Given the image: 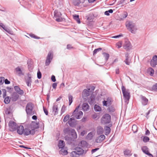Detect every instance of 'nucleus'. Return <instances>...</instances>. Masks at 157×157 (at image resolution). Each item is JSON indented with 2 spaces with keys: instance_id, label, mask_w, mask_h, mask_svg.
<instances>
[{
  "instance_id": "55",
  "label": "nucleus",
  "mask_w": 157,
  "mask_h": 157,
  "mask_svg": "<svg viewBox=\"0 0 157 157\" xmlns=\"http://www.w3.org/2000/svg\"><path fill=\"white\" fill-rule=\"evenodd\" d=\"M152 89L155 91H157V83L152 87Z\"/></svg>"
},
{
  "instance_id": "30",
  "label": "nucleus",
  "mask_w": 157,
  "mask_h": 157,
  "mask_svg": "<svg viewBox=\"0 0 157 157\" xmlns=\"http://www.w3.org/2000/svg\"><path fill=\"white\" fill-rule=\"evenodd\" d=\"M103 128L101 126H99L97 127V132L98 134H101L103 133Z\"/></svg>"
},
{
  "instance_id": "17",
  "label": "nucleus",
  "mask_w": 157,
  "mask_h": 157,
  "mask_svg": "<svg viewBox=\"0 0 157 157\" xmlns=\"http://www.w3.org/2000/svg\"><path fill=\"white\" fill-rule=\"evenodd\" d=\"M0 26L8 33L11 34H12L13 32L7 27H6L2 23H0Z\"/></svg>"
},
{
  "instance_id": "47",
  "label": "nucleus",
  "mask_w": 157,
  "mask_h": 157,
  "mask_svg": "<svg viewBox=\"0 0 157 157\" xmlns=\"http://www.w3.org/2000/svg\"><path fill=\"white\" fill-rule=\"evenodd\" d=\"M113 10L112 9H110L108 11H106L105 12V14L107 16H109V13H113Z\"/></svg>"
},
{
  "instance_id": "25",
  "label": "nucleus",
  "mask_w": 157,
  "mask_h": 157,
  "mask_svg": "<svg viewBox=\"0 0 157 157\" xmlns=\"http://www.w3.org/2000/svg\"><path fill=\"white\" fill-rule=\"evenodd\" d=\"M131 44L129 41H126L124 46V49L128 50L131 48Z\"/></svg>"
},
{
  "instance_id": "36",
  "label": "nucleus",
  "mask_w": 157,
  "mask_h": 157,
  "mask_svg": "<svg viewBox=\"0 0 157 157\" xmlns=\"http://www.w3.org/2000/svg\"><path fill=\"white\" fill-rule=\"evenodd\" d=\"M105 135H109L111 131V129L110 127L108 126H106L105 128Z\"/></svg>"
},
{
  "instance_id": "23",
  "label": "nucleus",
  "mask_w": 157,
  "mask_h": 157,
  "mask_svg": "<svg viewBox=\"0 0 157 157\" xmlns=\"http://www.w3.org/2000/svg\"><path fill=\"white\" fill-rule=\"evenodd\" d=\"M88 145L87 143L85 141L82 140L79 144L78 146L82 148L87 147Z\"/></svg>"
},
{
  "instance_id": "3",
  "label": "nucleus",
  "mask_w": 157,
  "mask_h": 157,
  "mask_svg": "<svg viewBox=\"0 0 157 157\" xmlns=\"http://www.w3.org/2000/svg\"><path fill=\"white\" fill-rule=\"evenodd\" d=\"M121 90L125 101L128 103L130 98V92L129 90L126 89L125 87L123 85L121 86Z\"/></svg>"
},
{
  "instance_id": "13",
  "label": "nucleus",
  "mask_w": 157,
  "mask_h": 157,
  "mask_svg": "<svg viewBox=\"0 0 157 157\" xmlns=\"http://www.w3.org/2000/svg\"><path fill=\"white\" fill-rule=\"evenodd\" d=\"M157 64V56H154L152 59L151 60L150 65L151 66L153 67H155L156 65Z\"/></svg>"
},
{
  "instance_id": "33",
  "label": "nucleus",
  "mask_w": 157,
  "mask_h": 157,
  "mask_svg": "<svg viewBox=\"0 0 157 157\" xmlns=\"http://www.w3.org/2000/svg\"><path fill=\"white\" fill-rule=\"evenodd\" d=\"M65 146V143L63 140H60L58 144V147L60 148H63Z\"/></svg>"
},
{
  "instance_id": "56",
  "label": "nucleus",
  "mask_w": 157,
  "mask_h": 157,
  "mask_svg": "<svg viewBox=\"0 0 157 157\" xmlns=\"http://www.w3.org/2000/svg\"><path fill=\"white\" fill-rule=\"evenodd\" d=\"M116 46L118 48L121 47V43L120 42H119L116 44Z\"/></svg>"
},
{
  "instance_id": "22",
  "label": "nucleus",
  "mask_w": 157,
  "mask_h": 157,
  "mask_svg": "<svg viewBox=\"0 0 157 157\" xmlns=\"http://www.w3.org/2000/svg\"><path fill=\"white\" fill-rule=\"evenodd\" d=\"M95 96L94 94H92L90 98L88 99V102L90 105H92L94 103Z\"/></svg>"
},
{
  "instance_id": "49",
  "label": "nucleus",
  "mask_w": 157,
  "mask_h": 157,
  "mask_svg": "<svg viewBox=\"0 0 157 157\" xmlns=\"http://www.w3.org/2000/svg\"><path fill=\"white\" fill-rule=\"evenodd\" d=\"M101 50L102 48H100L94 49L93 51V55L95 54L98 52L101 51Z\"/></svg>"
},
{
  "instance_id": "45",
  "label": "nucleus",
  "mask_w": 157,
  "mask_h": 157,
  "mask_svg": "<svg viewBox=\"0 0 157 157\" xmlns=\"http://www.w3.org/2000/svg\"><path fill=\"white\" fill-rule=\"evenodd\" d=\"M103 55L104 57L105 58L106 61H107L109 58V54L108 53L104 52L103 53Z\"/></svg>"
},
{
  "instance_id": "28",
  "label": "nucleus",
  "mask_w": 157,
  "mask_h": 157,
  "mask_svg": "<svg viewBox=\"0 0 157 157\" xmlns=\"http://www.w3.org/2000/svg\"><path fill=\"white\" fill-rule=\"evenodd\" d=\"M70 132L73 138L75 139L77 138L76 132L74 129H71Z\"/></svg>"
},
{
  "instance_id": "10",
  "label": "nucleus",
  "mask_w": 157,
  "mask_h": 157,
  "mask_svg": "<svg viewBox=\"0 0 157 157\" xmlns=\"http://www.w3.org/2000/svg\"><path fill=\"white\" fill-rule=\"evenodd\" d=\"M143 152L147 155L149 157H153V155L149 153V149L146 146H144L141 147Z\"/></svg>"
},
{
  "instance_id": "58",
  "label": "nucleus",
  "mask_w": 157,
  "mask_h": 157,
  "mask_svg": "<svg viewBox=\"0 0 157 157\" xmlns=\"http://www.w3.org/2000/svg\"><path fill=\"white\" fill-rule=\"evenodd\" d=\"M69 128H66L64 130V133H67L70 132V130Z\"/></svg>"
},
{
  "instance_id": "14",
  "label": "nucleus",
  "mask_w": 157,
  "mask_h": 157,
  "mask_svg": "<svg viewBox=\"0 0 157 157\" xmlns=\"http://www.w3.org/2000/svg\"><path fill=\"white\" fill-rule=\"evenodd\" d=\"M52 112L54 115H57L58 113V107L56 103H54L52 107Z\"/></svg>"
},
{
  "instance_id": "57",
  "label": "nucleus",
  "mask_w": 157,
  "mask_h": 157,
  "mask_svg": "<svg viewBox=\"0 0 157 157\" xmlns=\"http://www.w3.org/2000/svg\"><path fill=\"white\" fill-rule=\"evenodd\" d=\"M4 79V77H0V85L3 83Z\"/></svg>"
},
{
  "instance_id": "41",
  "label": "nucleus",
  "mask_w": 157,
  "mask_h": 157,
  "mask_svg": "<svg viewBox=\"0 0 157 157\" xmlns=\"http://www.w3.org/2000/svg\"><path fill=\"white\" fill-rule=\"evenodd\" d=\"M93 136V133L92 132H90L88 134L86 137V138L87 140H91L92 139Z\"/></svg>"
},
{
  "instance_id": "43",
  "label": "nucleus",
  "mask_w": 157,
  "mask_h": 157,
  "mask_svg": "<svg viewBox=\"0 0 157 157\" xmlns=\"http://www.w3.org/2000/svg\"><path fill=\"white\" fill-rule=\"evenodd\" d=\"M129 0H121L120 1V4H121L123 5L127 4L128 3Z\"/></svg>"
},
{
  "instance_id": "59",
  "label": "nucleus",
  "mask_w": 157,
  "mask_h": 157,
  "mask_svg": "<svg viewBox=\"0 0 157 157\" xmlns=\"http://www.w3.org/2000/svg\"><path fill=\"white\" fill-rule=\"evenodd\" d=\"M122 36H123V35L122 34H120L118 35L112 36V37L113 38H119L120 37Z\"/></svg>"
},
{
  "instance_id": "44",
  "label": "nucleus",
  "mask_w": 157,
  "mask_h": 157,
  "mask_svg": "<svg viewBox=\"0 0 157 157\" xmlns=\"http://www.w3.org/2000/svg\"><path fill=\"white\" fill-rule=\"evenodd\" d=\"M69 105H70L73 101V97L71 94L68 95Z\"/></svg>"
},
{
  "instance_id": "20",
  "label": "nucleus",
  "mask_w": 157,
  "mask_h": 157,
  "mask_svg": "<svg viewBox=\"0 0 157 157\" xmlns=\"http://www.w3.org/2000/svg\"><path fill=\"white\" fill-rule=\"evenodd\" d=\"M105 138V136L104 135H101L97 137L96 139V142L97 143H101Z\"/></svg>"
},
{
  "instance_id": "48",
  "label": "nucleus",
  "mask_w": 157,
  "mask_h": 157,
  "mask_svg": "<svg viewBox=\"0 0 157 157\" xmlns=\"http://www.w3.org/2000/svg\"><path fill=\"white\" fill-rule=\"evenodd\" d=\"M149 138L147 136H145L143 138V141L145 143H146L149 141Z\"/></svg>"
},
{
  "instance_id": "61",
  "label": "nucleus",
  "mask_w": 157,
  "mask_h": 157,
  "mask_svg": "<svg viewBox=\"0 0 157 157\" xmlns=\"http://www.w3.org/2000/svg\"><path fill=\"white\" fill-rule=\"evenodd\" d=\"M52 80L53 82H55L56 81V79L54 75H52L51 77Z\"/></svg>"
},
{
  "instance_id": "38",
  "label": "nucleus",
  "mask_w": 157,
  "mask_h": 157,
  "mask_svg": "<svg viewBox=\"0 0 157 157\" xmlns=\"http://www.w3.org/2000/svg\"><path fill=\"white\" fill-rule=\"evenodd\" d=\"M94 109L96 112H100L101 110V108L97 105H94Z\"/></svg>"
},
{
  "instance_id": "32",
  "label": "nucleus",
  "mask_w": 157,
  "mask_h": 157,
  "mask_svg": "<svg viewBox=\"0 0 157 157\" xmlns=\"http://www.w3.org/2000/svg\"><path fill=\"white\" fill-rule=\"evenodd\" d=\"M90 89H84L83 91V95L86 97H87L90 95Z\"/></svg>"
},
{
  "instance_id": "52",
  "label": "nucleus",
  "mask_w": 157,
  "mask_h": 157,
  "mask_svg": "<svg viewBox=\"0 0 157 157\" xmlns=\"http://www.w3.org/2000/svg\"><path fill=\"white\" fill-rule=\"evenodd\" d=\"M10 108H7L5 110V113L6 114H9L10 113Z\"/></svg>"
},
{
  "instance_id": "46",
  "label": "nucleus",
  "mask_w": 157,
  "mask_h": 157,
  "mask_svg": "<svg viewBox=\"0 0 157 157\" xmlns=\"http://www.w3.org/2000/svg\"><path fill=\"white\" fill-rule=\"evenodd\" d=\"M10 98L7 97H6L4 100V102L5 104H8L10 103Z\"/></svg>"
},
{
  "instance_id": "4",
  "label": "nucleus",
  "mask_w": 157,
  "mask_h": 157,
  "mask_svg": "<svg viewBox=\"0 0 157 157\" xmlns=\"http://www.w3.org/2000/svg\"><path fill=\"white\" fill-rule=\"evenodd\" d=\"M33 108L34 105L32 103L29 102L27 104L25 111L27 115H32L35 114V112Z\"/></svg>"
},
{
  "instance_id": "19",
  "label": "nucleus",
  "mask_w": 157,
  "mask_h": 157,
  "mask_svg": "<svg viewBox=\"0 0 157 157\" xmlns=\"http://www.w3.org/2000/svg\"><path fill=\"white\" fill-rule=\"evenodd\" d=\"M75 121V120L74 118H70L68 121V124L71 127H74L76 125V122Z\"/></svg>"
},
{
  "instance_id": "31",
  "label": "nucleus",
  "mask_w": 157,
  "mask_h": 157,
  "mask_svg": "<svg viewBox=\"0 0 157 157\" xmlns=\"http://www.w3.org/2000/svg\"><path fill=\"white\" fill-rule=\"evenodd\" d=\"M147 72L151 76H153L154 74V71L152 68L149 67L147 69Z\"/></svg>"
},
{
  "instance_id": "39",
  "label": "nucleus",
  "mask_w": 157,
  "mask_h": 157,
  "mask_svg": "<svg viewBox=\"0 0 157 157\" xmlns=\"http://www.w3.org/2000/svg\"><path fill=\"white\" fill-rule=\"evenodd\" d=\"M107 110L109 112H113L115 111V109L113 106L110 105L109 106L107 109Z\"/></svg>"
},
{
  "instance_id": "35",
  "label": "nucleus",
  "mask_w": 157,
  "mask_h": 157,
  "mask_svg": "<svg viewBox=\"0 0 157 157\" xmlns=\"http://www.w3.org/2000/svg\"><path fill=\"white\" fill-rule=\"evenodd\" d=\"M59 153L60 154L62 155H67L68 153V152L66 150L64 149L63 148L59 151Z\"/></svg>"
},
{
  "instance_id": "12",
  "label": "nucleus",
  "mask_w": 157,
  "mask_h": 157,
  "mask_svg": "<svg viewBox=\"0 0 157 157\" xmlns=\"http://www.w3.org/2000/svg\"><path fill=\"white\" fill-rule=\"evenodd\" d=\"M27 76L28 77L25 78V82L28 86L31 87L32 82L31 76L30 74H28Z\"/></svg>"
},
{
  "instance_id": "7",
  "label": "nucleus",
  "mask_w": 157,
  "mask_h": 157,
  "mask_svg": "<svg viewBox=\"0 0 157 157\" xmlns=\"http://www.w3.org/2000/svg\"><path fill=\"white\" fill-rule=\"evenodd\" d=\"M111 121V116L108 114H105L102 117L101 121L103 124H108Z\"/></svg>"
},
{
  "instance_id": "50",
  "label": "nucleus",
  "mask_w": 157,
  "mask_h": 157,
  "mask_svg": "<svg viewBox=\"0 0 157 157\" xmlns=\"http://www.w3.org/2000/svg\"><path fill=\"white\" fill-rule=\"evenodd\" d=\"M69 117L70 116L68 114L65 116L63 119V121L64 122H66L69 119Z\"/></svg>"
},
{
  "instance_id": "11",
  "label": "nucleus",
  "mask_w": 157,
  "mask_h": 157,
  "mask_svg": "<svg viewBox=\"0 0 157 157\" xmlns=\"http://www.w3.org/2000/svg\"><path fill=\"white\" fill-rule=\"evenodd\" d=\"M35 133V131L34 129H33L31 130L28 128L24 129V134L26 136L29 135V134L33 135Z\"/></svg>"
},
{
  "instance_id": "64",
  "label": "nucleus",
  "mask_w": 157,
  "mask_h": 157,
  "mask_svg": "<svg viewBox=\"0 0 157 157\" xmlns=\"http://www.w3.org/2000/svg\"><path fill=\"white\" fill-rule=\"evenodd\" d=\"M86 133V132L85 131H83L81 132L80 135L81 136H83Z\"/></svg>"
},
{
  "instance_id": "21",
  "label": "nucleus",
  "mask_w": 157,
  "mask_h": 157,
  "mask_svg": "<svg viewBox=\"0 0 157 157\" xmlns=\"http://www.w3.org/2000/svg\"><path fill=\"white\" fill-rule=\"evenodd\" d=\"M15 71L17 74V75L19 76H21L24 75V73L22 72L20 67H17L15 69Z\"/></svg>"
},
{
  "instance_id": "63",
  "label": "nucleus",
  "mask_w": 157,
  "mask_h": 157,
  "mask_svg": "<svg viewBox=\"0 0 157 157\" xmlns=\"http://www.w3.org/2000/svg\"><path fill=\"white\" fill-rule=\"evenodd\" d=\"M99 149V148H96L94 149H93L91 150V153H94L97 151Z\"/></svg>"
},
{
  "instance_id": "42",
  "label": "nucleus",
  "mask_w": 157,
  "mask_h": 157,
  "mask_svg": "<svg viewBox=\"0 0 157 157\" xmlns=\"http://www.w3.org/2000/svg\"><path fill=\"white\" fill-rule=\"evenodd\" d=\"M132 129L134 133L136 132L137 131V127L136 125H133L132 127Z\"/></svg>"
},
{
  "instance_id": "34",
  "label": "nucleus",
  "mask_w": 157,
  "mask_h": 157,
  "mask_svg": "<svg viewBox=\"0 0 157 157\" xmlns=\"http://www.w3.org/2000/svg\"><path fill=\"white\" fill-rule=\"evenodd\" d=\"M74 19L77 22L80 24L81 23L79 17V15H78L75 14L73 15Z\"/></svg>"
},
{
  "instance_id": "27",
  "label": "nucleus",
  "mask_w": 157,
  "mask_h": 157,
  "mask_svg": "<svg viewBox=\"0 0 157 157\" xmlns=\"http://www.w3.org/2000/svg\"><path fill=\"white\" fill-rule=\"evenodd\" d=\"M90 108V106L87 103H85L83 104L82 105V109L83 111H88Z\"/></svg>"
},
{
  "instance_id": "1",
  "label": "nucleus",
  "mask_w": 157,
  "mask_h": 157,
  "mask_svg": "<svg viewBox=\"0 0 157 157\" xmlns=\"http://www.w3.org/2000/svg\"><path fill=\"white\" fill-rule=\"evenodd\" d=\"M125 25L127 29L132 33H136L137 28L134 23L131 21H128L126 22Z\"/></svg>"
},
{
  "instance_id": "9",
  "label": "nucleus",
  "mask_w": 157,
  "mask_h": 157,
  "mask_svg": "<svg viewBox=\"0 0 157 157\" xmlns=\"http://www.w3.org/2000/svg\"><path fill=\"white\" fill-rule=\"evenodd\" d=\"M113 101V100L112 98L108 97L106 100H104L102 101L103 105L104 106H109L112 104Z\"/></svg>"
},
{
  "instance_id": "15",
  "label": "nucleus",
  "mask_w": 157,
  "mask_h": 157,
  "mask_svg": "<svg viewBox=\"0 0 157 157\" xmlns=\"http://www.w3.org/2000/svg\"><path fill=\"white\" fill-rule=\"evenodd\" d=\"M14 89L18 94L23 95L24 93L23 90L21 89L18 86H15L14 87Z\"/></svg>"
},
{
  "instance_id": "60",
  "label": "nucleus",
  "mask_w": 157,
  "mask_h": 157,
  "mask_svg": "<svg viewBox=\"0 0 157 157\" xmlns=\"http://www.w3.org/2000/svg\"><path fill=\"white\" fill-rule=\"evenodd\" d=\"M43 110L45 114L47 115L48 114V112L46 108H45L44 107H43Z\"/></svg>"
},
{
  "instance_id": "18",
  "label": "nucleus",
  "mask_w": 157,
  "mask_h": 157,
  "mask_svg": "<svg viewBox=\"0 0 157 157\" xmlns=\"http://www.w3.org/2000/svg\"><path fill=\"white\" fill-rule=\"evenodd\" d=\"M24 127L22 125L17 126V133L20 134L22 135L24 133Z\"/></svg>"
},
{
  "instance_id": "53",
  "label": "nucleus",
  "mask_w": 157,
  "mask_h": 157,
  "mask_svg": "<svg viewBox=\"0 0 157 157\" xmlns=\"http://www.w3.org/2000/svg\"><path fill=\"white\" fill-rule=\"evenodd\" d=\"M66 110V107L64 105H63L61 109V114H63L65 111Z\"/></svg>"
},
{
  "instance_id": "2",
  "label": "nucleus",
  "mask_w": 157,
  "mask_h": 157,
  "mask_svg": "<svg viewBox=\"0 0 157 157\" xmlns=\"http://www.w3.org/2000/svg\"><path fill=\"white\" fill-rule=\"evenodd\" d=\"M74 151L71 153V156L72 157H79L80 155H82L84 150L80 147H77L74 149Z\"/></svg>"
},
{
  "instance_id": "62",
  "label": "nucleus",
  "mask_w": 157,
  "mask_h": 157,
  "mask_svg": "<svg viewBox=\"0 0 157 157\" xmlns=\"http://www.w3.org/2000/svg\"><path fill=\"white\" fill-rule=\"evenodd\" d=\"M67 48L68 49H71L73 48L71 46V45L68 44L67 45Z\"/></svg>"
},
{
  "instance_id": "5",
  "label": "nucleus",
  "mask_w": 157,
  "mask_h": 157,
  "mask_svg": "<svg viewBox=\"0 0 157 157\" xmlns=\"http://www.w3.org/2000/svg\"><path fill=\"white\" fill-rule=\"evenodd\" d=\"M80 107V105H78L76 108L73 111L72 116L76 119H78L81 118L83 115V113L81 111H79L78 109Z\"/></svg>"
},
{
  "instance_id": "6",
  "label": "nucleus",
  "mask_w": 157,
  "mask_h": 157,
  "mask_svg": "<svg viewBox=\"0 0 157 157\" xmlns=\"http://www.w3.org/2000/svg\"><path fill=\"white\" fill-rule=\"evenodd\" d=\"M53 52L52 51H49L46 58L45 62L46 66H48L50 64L53 59Z\"/></svg>"
},
{
  "instance_id": "8",
  "label": "nucleus",
  "mask_w": 157,
  "mask_h": 157,
  "mask_svg": "<svg viewBox=\"0 0 157 157\" xmlns=\"http://www.w3.org/2000/svg\"><path fill=\"white\" fill-rule=\"evenodd\" d=\"M9 126L10 130L11 131H14L16 130L17 127L16 123L12 121H10Z\"/></svg>"
},
{
  "instance_id": "29",
  "label": "nucleus",
  "mask_w": 157,
  "mask_h": 157,
  "mask_svg": "<svg viewBox=\"0 0 157 157\" xmlns=\"http://www.w3.org/2000/svg\"><path fill=\"white\" fill-rule=\"evenodd\" d=\"M19 97L18 94L16 92L13 93L12 96V99L13 101H15L17 100Z\"/></svg>"
},
{
  "instance_id": "51",
  "label": "nucleus",
  "mask_w": 157,
  "mask_h": 157,
  "mask_svg": "<svg viewBox=\"0 0 157 157\" xmlns=\"http://www.w3.org/2000/svg\"><path fill=\"white\" fill-rule=\"evenodd\" d=\"M65 139L66 140H67L68 141H70V142H71V141L72 140V138L67 136H66L65 137Z\"/></svg>"
},
{
  "instance_id": "26",
  "label": "nucleus",
  "mask_w": 157,
  "mask_h": 157,
  "mask_svg": "<svg viewBox=\"0 0 157 157\" xmlns=\"http://www.w3.org/2000/svg\"><path fill=\"white\" fill-rule=\"evenodd\" d=\"M129 54L128 53H126L125 55V59L124 62V63L128 65H129L130 63V60L129 59Z\"/></svg>"
},
{
  "instance_id": "54",
  "label": "nucleus",
  "mask_w": 157,
  "mask_h": 157,
  "mask_svg": "<svg viewBox=\"0 0 157 157\" xmlns=\"http://www.w3.org/2000/svg\"><path fill=\"white\" fill-rule=\"evenodd\" d=\"M37 78L39 79H40L41 77V73L39 71L37 72Z\"/></svg>"
},
{
  "instance_id": "24",
  "label": "nucleus",
  "mask_w": 157,
  "mask_h": 157,
  "mask_svg": "<svg viewBox=\"0 0 157 157\" xmlns=\"http://www.w3.org/2000/svg\"><path fill=\"white\" fill-rule=\"evenodd\" d=\"M31 126L32 128L33 129H37L39 128V123L36 122L35 121H32L31 124Z\"/></svg>"
},
{
  "instance_id": "40",
  "label": "nucleus",
  "mask_w": 157,
  "mask_h": 157,
  "mask_svg": "<svg viewBox=\"0 0 157 157\" xmlns=\"http://www.w3.org/2000/svg\"><path fill=\"white\" fill-rule=\"evenodd\" d=\"M124 154L125 155L129 156L132 155V154H131V151L130 150L128 149L125 150L124 151Z\"/></svg>"
},
{
  "instance_id": "16",
  "label": "nucleus",
  "mask_w": 157,
  "mask_h": 157,
  "mask_svg": "<svg viewBox=\"0 0 157 157\" xmlns=\"http://www.w3.org/2000/svg\"><path fill=\"white\" fill-rule=\"evenodd\" d=\"M141 99V103L144 106L147 105L148 102V99L145 96L142 95L140 96Z\"/></svg>"
},
{
  "instance_id": "37",
  "label": "nucleus",
  "mask_w": 157,
  "mask_h": 157,
  "mask_svg": "<svg viewBox=\"0 0 157 157\" xmlns=\"http://www.w3.org/2000/svg\"><path fill=\"white\" fill-rule=\"evenodd\" d=\"M54 14L55 18L60 17L62 15L60 12H58L57 11H55L54 12Z\"/></svg>"
}]
</instances>
